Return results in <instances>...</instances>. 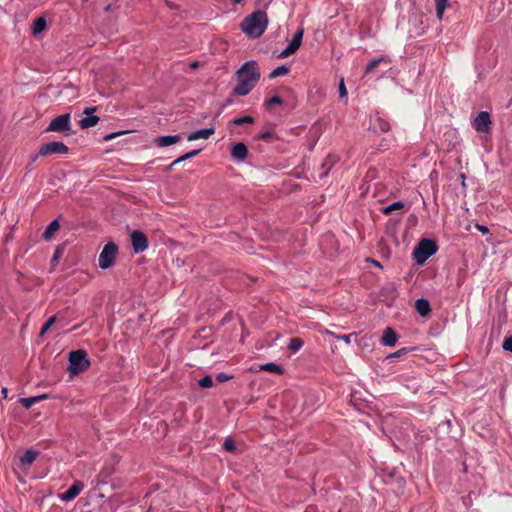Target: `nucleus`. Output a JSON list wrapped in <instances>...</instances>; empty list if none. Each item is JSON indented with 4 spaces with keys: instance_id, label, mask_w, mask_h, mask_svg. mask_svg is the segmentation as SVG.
Segmentation results:
<instances>
[{
    "instance_id": "obj_53",
    "label": "nucleus",
    "mask_w": 512,
    "mask_h": 512,
    "mask_svg": "<svg viewBox=\"0 0 512 512\" xmlns=\"http://www.w3.org/2000/svg\"><path fill=\"white\" fill-rule=\"evenodd\" d=\"M488 233V228L482 225V235Z\"/></svg>"
},
{
    "instance_id": "obj_33",
    "label": "nucleus",
    "mask_w": 512,
    "mask_h": 512,
    "mask_svg": "<svg viewBox=\"0 0 512 512\" xmlns=\"http://www.w3.org/2000/svg\"><path fill=\"white\" fill-rule=\"evenodd\" d=\"M284 103L283 99L279 96H273L269 99H266L264 102V106L266 109H270L274 105H282Z\"/></svg>"
},
{
    "instance_id": "obj_47",
    "label": "nucleus",
    "mask_w": 512,
    "mask_h": 512,
    "mask_svg": "<svg viewBox=\"0 0 512 512\" xmlns=\"http://www.w3.org/2000/svg\"><path fill=\"white\" fill-rule=\"evenodd\" d=\"M462 506L464 508H468L472 503L471 493L467 495L466 497L461 498Z\"/></svg>"
},
{
    "instance_id": "obj_14",
    "label": "nucleus",
    "mask_w": 512,
    "mask_h": 512,
    "mask_svg": "<svg viewBox=\"0 0 512 512\" xmlns=\"http://www.w3.org/2000/svg\"><path fill=\"white\" fill-rule=\"evenodd\" d=\"M415 309L421 317H428L431 314V306L426 298L417 299Z\"/></svg>"
},
{
    "instance_id": "obj_60",
    "label": "nucleus",
    "mask_w": 512,
    "mask_h": 512,
    "mask_svg": "<svg viewBox=\"0 0 512 512\" xmlns=\"http://www.w3.org/2000/svg\"><path fill=\"white\" fill-rule=\"evenodd\" d=\"M503 5H504V4H503V2H500V7H499V9H502V8H503Z\"/></svg>"
},
{
    "instance_id": "obj_31",
    "label": "nucleus",
    "mask_w": 512,
    "mask_h": 512,
    "mask_svg": "<svg viewBox=\"0 0 512 512\" xmlns=\"http://www.w3.org/2000/svg\"><path fill=\"white\" fill-rule=\"evenodd\" d=\"M491 118L490 114L482 111V134H487L490 130Z\"/></svg>"
},
{
    "instance_id": "obj_2",
    "label": "nucleus",
    "mask_w": 512,
    "mask_h": 512,
    "mask_svg": "<svg viewBox=\"0 0 512 512\" xmlns=\"http://www.w3.org/2000/svg\"><path fill=\"white\" fill-rule=\"evenodd\" d=\"M268 25V17L265 11L257 10L244 18L241 23V29L249 37L258 38L266 30Z\"/></svg>"
},
{
    "instance_id": "obj_9",
    "label": "nucleus",
    "mask_w": 512,
    "mask_h": 512,
    "mask_svg": "<svg viewBox=\"0 0 512 512\" xmlns=\"http://www.w3.org/2000/svg\"><path fill=\"white\" fill-rule=\"evenodd\" d=\"M97 110V107H86L83 111V114L86 115V117L82 118L79 121V126L81 129H88L91 127H94L98 124L100 118L96 115H93V113Z\"/></svg>"
},
{
    "instance_id": "obj_21",
    "label": "nucleus",
    "mask_w": 512,
    "mask_h": 512,
    "mask_svg": "<svg viewBox=\"0 0 512 512\" xmlns=\"http://www.w3.org/2000/svg\"><path fill=\"white\" fill-rule=\"evenodd\" d=\"M388 59L386 56H380L378 58H375L373 60H371L367 65H366V68H365V74H370L372 72H374V70L378 67V65L381 63V62H387Z\"/></svg>"
},
{
    "instance_id": "obj_48",
    "label": "nucleus",
    "mask_w": 512,
    "mask_h": 512,
    "mask_svg": "<svg viewBox=\"0 0 512 512\" xmlns=\"http://www.w3.org/2000/svg\"><path fill=\"white\" fill-rule=\"evenodd\" d=\"M322 168L325 169V171L320 173L319 176L321 179L326 177L329 173L330 165L328 166V159L322 164Z\"/></svg>"
},
{
    "instance_id": "obj_38",
    "label": "nucleus",
    "mask_w": 512,
    "mask_h": 512,
    "mask_svg": "<svg viewBox=\"0 0 512 512\" xmlns=\"http://www.w3.org/2000/svg\"><path fill=\"white\" fill-rule=\"evenodd\" d=\"M411 350H414V348H407V347H404V348H401V349H399L398 351H396V352H394V353L389 354L386 358H387V359L400 358V357H402L403 355H405V354H407L408 352H410Z\"/></svg>"
},
{
    "instance_id": "obj_34",
    "label": "nucleus",
    "mask_w": 512,
    "mask_h": 512,
    "mask_svg": "<svg viewBox=\"0 0 512 512\" xmlns=\"http://www.w3.org/2000/svg\"><path fill=\"white\" fill-rule=\"evenodd\" d=\"M303 34H304V29L303 28L297 30L295 32V34L293 35V38L290 41V43L294 44L297 48H299L301 46V44H302Z\"/></svg>"
},
{
    "instance_id": "obj_45",
    "label": "nucleus",
    "mask_w": 512,
    "mask_h": 512,
    "mask_svg": "<svg viewBox=\"0 0 512 512\" xmlns=\"http://www.w3.org/2000/svg\"><path fill=\"white\" fill-rule=\"evenodd\" d=\"M338 90H339V96H340V98H343V97H346V96H347V90H346V87H345V84H344L343 79H342V80L340 81V83H339Z\"/></svg>"
},
{
    "instance_id": "obj_26",
    "label": "nucleus",
    "mask_w": 512,
    "mask_h": 512,
    "mask_svg": "<svg viewBox=\"0 0 512 512\" xmlns=\"http://www.w3.org/2000/svg\"><path fill=\"white\" fill-rule=\"evenodd\" d=\"M451 425L452 421L451 419H445L438 423L436 431L440 434H450L451 432Z\"/></svg>"
},
{
    "instance_id": "obj_40",
    "label": "nucleus",
    "mask_w": 512,
    "mask_h": 512,
    "mask_svg": "<svg viewBox=\"0 0 512 512\" xmlns=\"http://www.w3.org/2000/svg\"><path fill=\"white\" fill-rule=\"evenodd\" d=\"M130 132H131L130 130H121V131L113 132V133H110V134H107L106 136H104L103 139H104V141H110L118 136L125 135Z\"/></svg>"
},
{
    "instance_id": "obj_8",
    "label": "nucleus",
    "mask_w": 512,
    "mask_h": 512,
    "mask_svg": "<svg viewBox=\"0 0 512 512\" xmlns=\"http://www.w3.org/2000/svg\"><path fill=\"white\" fill-rule=\"evenodd\" d=\"M132 249L135 254L144 252L148 248V238L140 230H134L130 234Z\"/></svg>"
},
{
    "instance_id": "obj_25",
    "label": "nucleus",
    "mask_w": 512,
    "mask_h": 512,
    "mask_svg": "<svg viewBox=\"0 0 512 512\" xmlns=\"http://www.w3.org/2000/svg\"><path fill=\"white\" fill-rule=\"evenodd\" d=\"M201 150L202 149H195V150H192L190 152H187V153L183 154L182 156H180L176 160H174L172 162V165H177L179 163H182L184 161L192 159L193 157L197 156L201 152Z\"/></svg>"
},
{
    "instance_id": "obj_42",
    "label": "nucleus",
    "mask_w": 512,
    "mask_h": 512,
    "mask_svg": "<svg viewBox=\"0 0 512 512\" xmlns=\"http://www.w3.org/2000/svg\"><path fill=\"white\" fill-rule=\"evenodd\" d=\"M233 378V375H229V374H226L224 372H220V373H217L216 374V380L219 382V383H223V382H226V381H229Z\"/></svg>"
},
{
    "instance_id": "obj_13",
    "label": "nucleus",
    "mask_w": 512,
    "mask_h": 512,
    "mask_svg": "<svg viewBox=\"0 0 512 512\" xmlns=\"http://www.w3.org/2000/svg\"><path fill=\"white\" fill-rule=\"evenodd\" d=\"M397 340V333L391 327H386L385 330L383 331V336L381 339L382 344L384 346L393 347L395 346Z\"/></svg>"
},
{
    "instance_id": "obj_24",
    "label": "nucleus",
    "mask_w": 512,
    "mask_h": 512,
    "mask_svg": "<svg viewBox=\"0 0 512 512\" xmlns=\"http://www.w3.org/2000/svg\"><path fill=\"white\" fill-rule=\"evenodd\" d=\"M115 472L114 463H106L100 471L99 477L102 478L101 482L106 483L105 478L109 477Z\"/></svg>"
},
{
    "instance_id": "obj_52",
    "label": "nucleus",
    "mask_w": 512,
    "mask_h": 512,
    "mask_svg": "<svg viewBox=\"0 0 512 512\" xmlns=\"http://www.w3.org/2000/svg\"><path fill=\"white\" fill-rule=\"evenodd\" d=\"M1 393L3 394V398L7 397L8 389L6 387H3L1 390Z\"/></svg>"
},
{
    "instance_id": "obj_49",
    "label": "nucleus",
    "mask_w": 512,
    "mask_h": 512,
    "mask_svg": "<svg viewBox=\"0 0 512 512\" xmlns=\"http://www.w3.org/2000/svg\"><path fill=\"white\" fill-rule=\"evenodd\" d=\"M355 337L356 335L354 333L348 334V335H340L336 336L337 339L344 341L346 344H349L351 341V337Z\"/></svg>"
},
{
    "instance_id": "obj_17",
    "label": "nucleus",
    "mask_w": 512,
    "mask_h": 512,
    "mask_svg": "<svg viewBox=\"0 0 512 512\" xmlns=\"http://www.w3.org/2000/svg\"><path fill=\"white\" fill-rule=\"evenodd\" d=\"M40 452L33 449H28L25 451V453L21 456L20 461L23 466H30L33 464V462L36 460V458L39 456Z\"/></svg>"
},
{
    "instance_id": "obj_5",
    "label": "nucleus",
    "mask_w": 512,
    "mask_h": 512,
    "mask_svg": "<svg viewBox=\"0 0 512 512\" xmlns=\"http://www.w3.org/2000/svg\"><path fill=\"white\" fill-rule=\"evenodd\" d=\"M45 131L65 133L66 136L75 134V131L72 129L70 113H65L54 117L50 121Z\"/></svg>"
},
{
    "instance_id": "obj_43",
    "label": "nucleus",
    "mask_w": 512,
    "mask_h": 512,
    "mask_svg": "<svg viewBox=\"0 0 512 512\" xmlns=\"http://www.w3.org/2000/svg\"><path fill=\"white\" fill-rule=\"evenodd\" d=\"M472 127L477 131L480 132V112L475 113L474 119L472 121Z\"/></svg>"
},
{
    "instance_id": "obj_37",
    "label": "nucleus",
    "mask_w": 512,
    "mask_h": 512,
    "mask_svg": "<svg viewBox=\"0 0 512 512\" xmlns=\"http://www.w3.org/2000/svg\"><path fill=\"white\" fill-rule=\"evenodd\" d=\"M198 385L202 388H210L213 386V379L210 375H206L198 380Z\"/></svg>"
},
{
    "instance_id": "obj_1",
    "label": "nucleus",
    "mask_w": 512,
    "mask_h": 512,
    "mask_svg": "<svg viewBox=\"0 0 512 512\" xmlns=\"http://www.w3.org/2000/svg\"><path fill=\"white\" fill-rule=\"evenodd\" d=\"M238 83L232 90V96H246L256 86L261 74L254 60L245 62L236 72Z\"/></svg>"
},
{
    "instance_id": "obj_10",
    "label": "nucleus",
    "mask_w": 512,
    "mask_h": 512,
    "mask_svg": "<svg viewBox=\"0 0 512 512\" xmlns=\"http://www.w3.org/2000/svg\"><path fill=\"white\" fill-rule=\"evenodd\" d=\"M83 488V482L77 480L64 493L60 495V499L66 502L71 501L81 493Z\"/></svg>"
},
{
    "instance_id": "obj_51",
    "label": "nucleus",
    "mask_w": 512,
    "mask_h": 512,
    "mask_svg": "<svg viewBox=\"0 0 512 512\" xmlns=\"http://www.w3.org/2000/svg\"><path fill=\"white\" fill-rule=\"evenodd\" d=\"M232 97H233V96L231 95V97H229L228 99H226V102L224 103L223 107H226V106H228V105H230V104H232V103H233V99H232Z\"/></svg>"
},
{
    "instance_id": "obj_15",
    "label": "nucleus",
    "mask_w": 512,
    "mask_h": 512,
    "mask_svg": "<svg viewBox=\"0 0 512 512\" xmlns=\"http://www.w3.org/2000/svg\"><path fill=\"white\" fill-rule=\"evenodd\" d=\"M215 129L213 127L196 130L187 136L188 141H194L198 139H208L213 135Z\"/></svg>"
},
{
    "instance_id": "obj_4",
    "label": "nucleus",
    "mask_w": 512,
    "mask_h": 512,
    "mask_svg": "<svg viewBox=\"0 0 512 512\" xmlns=\"http://www.w3.org/2000/svg\"><path fill=\"white\" fill-rule=\"evenodd\" d=\"M68 371L71 375H78L90 367L87 353L83 349L71 351L68 358Z\"/></svg>"
},
{
    "instance_id": "obj_27",
    "label": "nucleus",
    "mask_w": 512,
    "mask_h": 512,
    "mask_svg": "<svg viewBox=\"0 0 512 512\" xmlns=\"http://www.w3.org/2000/svg\"><path fill=\"white\" fill-rule=\"evenodd\" d=\"M448 6V0H435L436 16L439 20H442L444 11Z\"/></svg>"
},
{
    "instance_id": "obj_20",
    "label": "nucleus",
    "mask_w": 512,
    "mask_h": 512,
    "mask_svg": "<svg viewBox=\"0 0 512 512\" xmlns=\"http://www.w3.org/2000/svg\"><path fill=\"white\" fill-rule=\"evenodd\" d=\"M405 208V203L403 201H395L387 206L381 208V212L385 215L391 214L396 210H403Z\"/></svg>"
},
{
    "instance_id": "obj_3",
    "label": "nucleus",
    "mask_w": 512,
    "mask_h": 512,
    "mask_svg": "<svg viewBox=\"0 0 512 512\" xmlns=\"http://www.w3.org/2000/svg\"><path fill=\"white\" fill-rule=\"evenodd\" d=\"M438 251L435 240L423 238L413 249V260L417 265H424L425 262Z\"/></svg>"
},
{
    "instance_id": "obj_18",
    "label": "nucleus",
    "mask_w": 512,
    "mask_h": 512,
    "mask_svg": "<svg viewBox=\"0 0 512 512\" xmlns=\"http://www.w3.org/2000/svg\"><path fill=\"white\" fill-rule=\"evenodd\" d=\"M47 23L44 17H38L33 21L32 34L38 35L46 29Z\"/></svg>"
},
{
    "instance_id": "obj_32",
    "label": "nucleus",
    "mask_w": 512,
    "mask_h": 512,
    "mask_svg": "<svg viewBox=\"0 0 512 512\" xmlns=\"http://www.w3.org/2000/svg\"><path fill=\"white\" fill-rule=\"evenodd\" d=\"M231 123L233 125H236V126H242L244 124H253L254 123V118L250 115H246V116H243V117H239V118H235L231 121Z\"/></svg>"
},
{
    "instance_id": "obj_59",
    "label": "nucleus",
    "mask_w": 512,
    "mask_h": 512,
    "mask_svg": "<svg viewBox=\"0 0 512 512\" xmlns=\"http://www.w3.org/2000/svg\"><path fill=\"white\" fill-rule=\"evenodd\" d=\"M243 0H233L234 3H241Z\"/></svg>"
},
{
    "instance_id": "obj_41",
    "label": "nucleus",
    "mask_w": 512,
    "mask_h": 512,
    "mask_svg": "<svg viewBox=\"0 0 512 512\" xmlns=\"http://www.w3.org/2000/svg\"><path fill=\"white\" fill-rule=\"evenodd\" d=\"M64 249H65L64 245H58L56 247L53 258L51 260L52 263L57 262L61 258L62 254L64 252Z\"/></svg>"
},
{
    "instance_id": "obj_46",
    "label": "nucleus",
    "mask_w": 512,
    "mask_h": 512,
    "mask_svg": "<svg viewBox=\"0 0 512 512\" xmlns=\"http://www.w3.org/2000/svg\"><path fill=\"white\" fill-rule=\"evenodd\" d=\"M474 228L476 231H480V223L478 221H476L473 226L472 224L468 223L466 226H465V230L469 231L470 233H474L473 232V229Z\"/></svg>"
},
{
    "instance_id": "obj_56",
    "label": "nucleus",
    "mask_w": 512,
    "mask_h": 512,
    "mask_svg": "<svg viewBox=\"0 0 512 512\" xmlns=\"http://www.w3.org/2000/svg\"><path fill=\"white\" fill-rule=\"evenodd\" d=\"M173 166H174V165H172V163H171V164L167 167V171H171V169H172V167H173Z\"/></svg>"
},
{
    "instance_id": "obj_57",
    "label": "nucleus",
    "mask_w": 512,
    "mask_h": 512,
    "mask_svg": "<svg viewBox=\"0 0 512 512\" xmlns=\"http://www.w3.org/2000/svg\"><path fill=\"white\" fill-rule=\"evenodd\" d=\"M388 145L385 144V142H382L381 147L387 148Z\"/></svg>"
},
{
    "instance_id": "obj_6",
    "label": "nucleus",
    "mask_w": 512,
    "mask_h": 512,
    "mask_svg": "<svg viewBox=\"0 0 512 512\" xmlns=\"http://www.w3.org/2000/svg\"><path fill=\"white\" fill-rule=\"evenodd\" d=\"M118 255V246L114 242H108L103 247L99 258V267L103 270L112 267L115 264V259Z\"/></svg>"
},
{
    "instance_id": "obj_23",
    "label": "nucleus",
    "mask_w": 512,
    "mask_h": 512,
    "mask_svg": "<svg viewBox=\"0 0 512 512\" xmlns=\"http://www.w3.org/2000/svg\"><path fill=\"white\" fill-rule=\"evenodd\" d=\"M260 370L272 372V373H276V374H283V368L274 362H269L264 365H261Z\"/></svg>"
},
{
    "instance_id": "obj_35",
    "label": "nucleus",
    "mask_w": 512,
    "mask_h": 512,
    "mask_svg": "<svg viewBox=\"0 0 512 512\" xmlns=\"http://www.w3.org/2000/svg\"><path fill=\"white\" fill-rule=\"evenodd\" d=\"M260 140H263L267 143L272 142L274 139H278L272 131H265L258 135L257 137Z\"/></svg>"
},
{
    "instance_id": "obj_28",
    "label": "nucleus",
    "mask_w": 512,
    "mask_h": 512,
    "mask_svg": "<svg viewBox=\"0 0 512 512\" xmlns=\"http://www.w3.org/2000/svg\"><path fill=\"white\" fill-rule=\"evenodd\" d=\"M303 345H304L303 339H301L299 337H294V338L290 339L288 349L291 352H297L303 347Z\"/></svg>"
},
{
    "instance_id": "obj_44",
    "label": "nucleus",
    "mask_w": 512,
    "mask_h": 512,
    "mask_svg": "<svg viewBox=\"0 0 512 512\" xmlns=\"http://www.w3.org/2000/svg\"><path fill=\"white\" fill-rule=\"evenodd\" d=\"M503 349L512 352V336H509L503 341Z\"/></svg>"
},
{
    "instance_id": "obj_19",
    "label": "nucleus",
    "mask_w": 512,
    "mask_h": 512,
    "mask_svg": "<svg viewBox=\"0 0 512 512\" xmlns=\"http://www.w3.org/2000/svg\"><path fill=\"white\" fill-rule=\"evenodd\" d=\"M60 228V225H59V222H58V219H55L53 221L50 222V224L46 227L42 237L48 241L52 238L53 234L59 230Z\"/></svg>"
},
{
    "instance_id": "obj_30",
    "label": "nucleus",
    "mask_w": 512,
    "mask_h": 512,
    "mask_svg": "<svg viewBox=\"0 0 512 512\" xmlns=\"http://www.w3.org/2000/svg\"><path fill=\"white\" fill-rule=\"evenodd\" d=\"M375 129L380 130L381 132H387L390 130V123L382 119L381 117H377L374 124Z\"/></svg>"
},
{
    "instance_id": "obj_11",
    "label": "nucleus",
    "mask_w": 512,
    "mask_h": 512,
    "mask_svg": "<svg viewBox=\"0 0 512 512\" xmlns=\"http://www.w3.org/2000/svg\"><path fill=\"white\" fill-rule=\"evenodd\" d=\"M248 156V148L243 142H236L231 149V157L237 162H243Z\"/></svg>"
},
{
    "instance_id": "obj_39",
    "label": "nucleus",
    "mask_w": 512,
    "mask_h": 512,
    "mask_svg": "<svg viewBox=\"0 0 512 512\" xmlns=\"http://www.w3.org/2000/svg\"><path fill=\"white\" fill-rule=\"evenodd\" d=\"M222 447L227 452H234L236 450V443L232 438H227Z\"/></svg>"
},
{
    "instance_id": "obj_12",
    "label": "nucleus",
    "mask_w": 512,
    "mask_h": 512,
    "mask_svg": "<svg viewBox=\"0 0 512 512\" xmlns=\"http://www.w3.org/2000/svg\"><path fill=\"white\" fill-rule=\"evenodd\" d=\"M180 140H181V135L180 134H176V135H163V136H158L157 138H155L154 143L158 147H167V146L176 144Z\"/></svg>"
},
{
    "instance_id": "obj_50",
    "label": "nucleus",
    "mask_w": 512,
    "mask_h": 512,
    "mask_svg": "<svg viewBox=\"0 0 512 512\" xmlns=\"http://www.w3.org/2000/svg\"><path fill=\"white\" fill-rule=\"evenodd\" d=\"M484 140H485V141H487V138L482 136V147H483L486 151H490V149H491V145H489V146H488V145H486V144L484 145V144H483Z\"/></svg>"
},
{
    "instance_id": "obj_16",
    "label": "nucleus",
    "mask_w": 512,
    "mask_h": 512,
    "mask_svg": "<svg viewBox=\"0 0 512 512\" xmlns=\"http://www.w3.org/2000/svg\"><path fill=\"white\" fill-rule=\"evenodd\" d=\"M50 398V396L48 394H41V395H38V396H32V397H27V398H21L20 399V403L22 404V406L26 409H29L31 408L34 404L42 401V400H45V399H48Z\"/></svg>"
},
{
    "instance_id": "obj_7",
    "label": "nucleus",
    "mask_w": 512,
    "mask_h": 512,
    "mask_svg": "<svg viewBox=\"0 0 512 512\" xmlns=\"http://www.w3.org/2000/svg\"><path fill=\"white\" fill-rule=\"evenodd\" d=\"M69 152V148L63 142L52 141L41 145L38 153L33 157V161L37 159V157H45L54 154H67Z\"/></svg>"
},
{
    "instance_id": "obj_58",
    "label": "nucleus",
    "mask_w": 512,
    "mask_h": 512,
    "mask_svg": "<svg viewBox=\"0 0 512 512\" xmlns=\"http://www.w3.org/2000/svg\"><path fill=\"white\" fill-rule=\"evenodd\" d=\"M388 145L385 144V142H382L381 147L387 148Z\"/></svg>"
},
{
    "instance_id": "obj_36",
    "label": "nucleus",
    "mask_w": 512,
    "mask_h": 512,
    "mask_svg": "<svg viewBox=\"0 0 512 512\" xmlns=\"http://www.w3.org/2000/svg\"><path fill=\"white\" fill-rule=\"evenodd\" d=\"M56 319H57L56 315L51 316L45 322V324L42 326V328L40 330V333H39V336H43L50 329V327L56 322Z\"/></svg>"
},
{
    "instance_id": "obj_54",
    "label": "nucleus",
    "mask_w": 512,
    "mask_h": 512,
    "mask_svg": "<svg viewBox=\"0 0 512 512\" xmlns=\"http://www.w3.org/2000/svg\"><path fill=\"white\" fill-rule=\"evenodd\" d=\"M372 263H373V264H374V266H376V267H381V264H380L378 261H376V260H372Z\"/></svg>"
},
{
    "instance_id": "obj_55",
    "label": "nucleus",
    "mask_w": 512,
    "mask_h": 512,
    "mask_svg": "<svg viewBox=\"0 0 512 512\" xmlns=\"http://www.w3.org/2000/svg\"><path fill=\"white\" fill-rule=\"evenodd\" d=\"M198 61H194L192 64H191V68H196L198 67Z\"/></svg>"
},
{
    "instance_id": "obj_29",
    "label": "nucleus",
    "mask_w": 512,
    "mask_h": 512,
    "mask_svg": "<svg viewBox=\"0 0 512 512\" xmlns=\"http://www.w3.org/2000/svg\"><path fill=\"white\" fill-rule=\"evenodd\" d=\"M299 48H297L294 44L290 43L287 45V47L282 50L277 57L279 59H284L289 57L290 55L294 54Z\"/></svg>"
},
{
    "instance_id": "obj_22",
    "label": "nucleus",
    "mask_w": 512,
    "mask_h": 512,
    "mask_svg": "<svg viewBox=\"0 0 512 512\" xmlns=\"http://www.w3.org/2000/svg\"><path fill=\"white\" fill-rule=\"evenodd\" d=\"M289 72H290V67L287 66L286 64H283V65L278 66L274 70H272L271 73L269 74V78L274 79L279 76L287 75Z\"/></svg>"
}]
</instances>
